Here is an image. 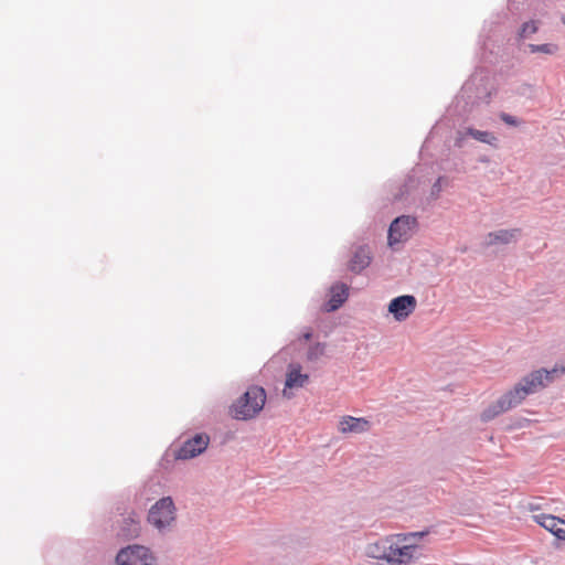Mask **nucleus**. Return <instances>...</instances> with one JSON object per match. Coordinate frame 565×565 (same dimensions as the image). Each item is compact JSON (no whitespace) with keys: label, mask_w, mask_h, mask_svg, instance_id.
<instances>
[{"label":"nucleus","mask_w":565,"mask_h":565,"mask_svg":"<svg viewBox=\"0 0 565 565\" xmlns=\"http://www.w3.org/2000/svg\"><path fill=\"white\" fill-rule=\"evenodd\" d=\"M500 118L510 126H518L519 121L511 115L502 113L500 114Z\"/></svg>","instance_id":"obj_19"},{"label":"nucleus","mask_w":565,"mask_h":565,"mask_svg":"<svg viewBox=\"0 0 565 565\" xmlns=\"http://www.w3.org/2000/svg\"><path fill=\"white\" fill-rule=\"evenodd\" d=\"M148 522L162 532L169 530L175 522L177 509L170 497L157 501L148 512Z\"/></svg>","instance_id":"obj_4"},{"label":"nucleus","mask_w":565,"mask_h":565,"mask_svg":"<svg viewBox=\"0 0 565 565\" xmlns=\"http://www.w3.org/2000/svg\"><path fill=\"white\" fill-rule=\"evenodd\" d=\"M371 263V252L366 246L356 248L354 255L350 262V269L355 273H360L366 268Z\"/></svg>","instance_id":"obj_12"},{"label":"nucleus","mask_w":565,"mask_h":565,"mask_svg":"<svg viewBox=\"0 0 565 565\" xmlns=\"http://www.w3.org/2000/svg\"><path fill=\"white\" fill-rule=\"evenodd\" d=\"M302 338H303L305 341H308L311 338V333L310 332H306V333H303Z\"/></svg>","instance_id":"obj_20"},{"label":"nucleus","mask_w":565,"mask_h":565,"mask_svg":"<svg viewBox=\"0 0 565 565\" xmlns=\"http://www.w3.org/2000/svg\"><path fill=\"white\" fill-rule=\"evenodd\" d=\"M348 298V288L345 285H335L331 288V298L329 300V310H337Z\"/></svg>","instance_id":"obj_14"},{"label":"nucleus","mask_w":565,"mask_h":565,"mask_svg":"<svg viewBox=\"0 0 565 565\" xmlns=\"http://www.w3.org/2000/svg\"><path fill=\"white\" fill-rule=\"evenodd\" d=\"M266 402V392L263 387L252 386L231 406V415L235 419L248 420L254 418Z\"/></svg>","instance_id":"obj_3"},{"label":"nucleus","mask_w":565,"mask_h":565,"mask_svg":"<svg viewBox=\"0 0 565 565\" xmlns=\"http://www.w3.org/2000/svg\"><path fill=\"white\" fill-rule=\"evenodd\" d=\"M301 371L302 367L299 364H290L288 366L286 373L285 388L282 391L284 397L291 398L294 396V393L291 392L292 390L301 388L308 383L309 375L302 373Z\"/></svg>","instance_id":"obj_8"},{"label":"nucleus","mask_w":565,"mask_h":565,"mask_svg":"<svg viewBox=\"0 0 565 565\" xmlns=\"http://www.w3.org/2000/svg\"><path fill=\"white\" fill-rule=\"evenodd\" d=\"M529 510H530V511H534V510H536V507H534L533 504H530V505H529Z\"/></svg>","instance_id":"obj_21"},{"label":"nucleus","mask_w":565,"mask_h":565,"mask_svg":"<svg viewBox=\"0 0 565 565\" xmlns=\"http://www.w3.org/2000/svg\"><path fill=\"white\" fill-rule=\"evenodd\" d=\"M423 536L419 532L386 535L367 544L365 555L379 565H413L419 558L417 542Z\"/></svg>","instance_id":"obj_1"},{"label":"nucleus","mask_w":565,"mask_h":565,"mask_svg":"<svg viewBox=\"0 0 565 565\" xmlns=\"http://www.w3.org/2000/svg\"><path fill=\"white\" fill-rule=\"evenodd\" d=\"M558 374H565V365L561 367L555 366L552 370L541 369L533 371L524 376L512 390L502 395L495 404L484 409L481 414V419L484 422L491 420L499 414L519 405L527 395L545 387L546 383L552 382Z\"/></svg>","instance_id":"obj_2"},{"label":"nucleus","mask_w":565,"mask_h":565,"mask_svg":"<svg viewBox=\"0 0 565 565\" xmlns=\"http://www.w3.org/2000/svg\"><path fill=\"white\" fill-rule=\"evenodd\" d=\"M323 354H324V344L317 343L309 349L307 358H308V360L313 361V360L319 359Z\"/></svg>","instance_id":"obj_18"},{"label":"nucleus","mask_w":565,"mask_h":565,"mask_svg":"<svg viewBox=\"0 0 565 565\" xmlns=\"http://www.w3.org/2000/svg\"><path fill=\"white\" fill-rule=\"evenodd\" d=\"M209 441L210 438L207 435L200 434L194 436L193 438L183 443L177 452V458L185 460L196 457L206 449Z\"/></svg>","instance_id":"obj_9"},{"label":"nucleus","mask_w":565,"mask_h":565,"mask_svg":"<svg viewBox=\"0 0 565 565\" xmlns=\"http://www.w3.org/2000/svg\"><path fill=\"white\" fill-rule=\"evenodd\" d=\"M116 563L117 565H154V557L147 547L130 545L118 552Z\"/></svg>","instance_id":"obj_5"},{"label":"nucleus","mask_w":565,"mask_h":565,"mask_svg":"<svg viewBox=\"0 0 565 565\" xmlns=\"http://www.w3.org/2000/svg\"><path fill=\"white\" fill-rule=\"evenodd\" d=\"M520 235V230H500L488 234L487 245L510 244Z\"/></svg>","instance_id":"obj_13"},{"label":"nucleus","mask_w":565,"mask_h":565,"mask_svg":"<svg viewBox=\"0 0 565 565\" xmlns=\"http://www.w3.org/2000/svg\"><path fill=\"white\" fill-rule=\"evenodd\" d=\"M467 135L480 142L488 143V145H493L494 141L497 140V138L491 132L482 131V130H478V129H473V128H468Z\"/></svg>","instance_id":"obj_15"},{"label":"nucleus","mask_w":565,"mask_h":565,"mask_svg":"<svg viewBox=\"0 0 565 565\" xmlns=\"http://www.w3.org/2000/svg\"><path fill=\"white\" fill-rule=\"evenodd\" d=\"M417 222L415 217L399 216L394 220L388 228V245L394 246L406 241L415 228Z\"/></svg>","instance_id":"obj_6"},{"label":"nucleus","mask_w":565,"mask_h":565,"mask_svg":"<svg viewBox=\"0 0 565 565\" xmlns=\"http://www.w3.org/2000/svg\"><path fill=\"white\" fill-rule=\"evenodd\" d=\"M563 23L565 24V15L562 18Z\"/></svg>","instance_id":"obj_22"},{"label":"nucleus","mask_w":565,"mask_h":565,"mask_svg":"<svg viewBox=\"0 0 565 565\" xmlns=\"http://www.w3.org/2000/svg\"><path fill=\"white\" fill-rule=\"evenodd\" d=\"M533 521L559 540H565V520L552 514H535Z\"/></svg>","instance_id":"obj_10"},{"label":"nucleus","mask_w":565,"mask_h":565,"mask_svg":"<svg viewBox=\"0 0 565 565\" xmlns=\"http://www.w3.org/2000/svg\"><path fill=\"white\" fill-rule=\"evenodd\" d=\"M529 49L532 53H545L554 54L557 51V46L554 44H530Z\"/></svg>","instance_id":"obj_16"},{"label":"nucleus","mask_w":565,"mask_h":565,"mask_svg":"<svg viewBox=\"0 0 565 565\" xmlns=\"http://www.w3.org/2000/svg\"><path fill=\"white\" fill-rule=\"evenodd\" d=\"M338 429L341 434H362L370 429V422L363 417L343 416L339 420Z\"/></svg>","instance_id":"obj_11"},{"label":"nucleus","mask_w":565,"mask_h":565,"mask_svg":"<svg viewBox=\"0 0 565 565\" xmlns=\"http://www.w3.org/2000/svg\"><path fill=\"white\" fill-rule=\"evenodd\" d=\"M417 301L414 296L404 295L391 300L388 311L394 316L395 320H406L416 309Z\"/></svg>","instance_id":"obj_7"},{"label":"nucleus","mask_w":565,"mask_h":565,"mask_svg":"<svg viewBox=\"0 0 565 565\" xmlns=\"http://www.w3.org/2000/svg\"><path fill=\"white\" fill-rule=\"evenodd\" d=\"M539 30V26H537V22L536 21H529V22H525L522 28H521V31H520V36L521 38H527L534 33H536Z\"/></svg>","instance_id":"obj_17"}]
</instances>
